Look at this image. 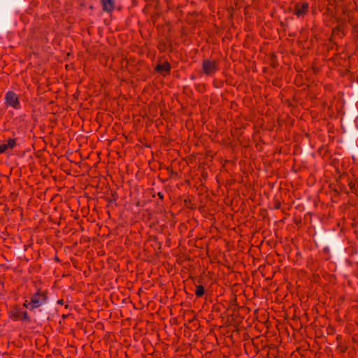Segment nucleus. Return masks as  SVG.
Returning <instances> with one entry per match:
<instances>
[{
    "label": "nucleus",
    "mask_w": 358,
    "mask_h": 358,
    "mask_svg": "<svg viewBox=\"0 0 358 358\" xmlns=\"http://www.w3.org/2000/svg\"><path fill=\"white\" fill-rule=\"evenodd\" d=\"M103 10L106 12H111L115 8L114 0H101Z\"/></svg>",
    "instance_id": "nucleus-8"
},
{
    "label": "nucleus",
    "mask_w": 358,
    "mask_h": 358,
    "mask_svg": "<svg viewBox=\"0 0 358 358\" xmlns=\"http://www.w3.org/2000/svg\"><path fill=\"white\" fill-rule=\"evenodd\" d=\"M10 317L13 320L29 321V317L26 311H22L20 308H15L10 313Z\"/></svg>",
    "instance_id": "nucleus-4"
},
{
    "label": "nucleus",
    "mask_w": 358,
    "mask_h": 358,
    "mask_svg": "<svg viewBox=\"0 0 358 358\" xmlns=\"http://www.w3.org/2000/svg\"><path fill=\"white\" fill-rule=\"evenodd\" d=\"M157 196H159V198L160 199H162V200L164 199V194H163V193H162V192H158V193H157Z\"/></svg>",
    "instance_id": "nucleus-12"
},
{
    "label": "nucleus",
    "mask_w": 358,
    "mask_h": 358,
    "mask_svg": "<svg viewBox=\"0 0 358 358\" xmlns=\"http://www.w3.org/2000/svg\"><path fill=\"white\" fill-rule=\"evenodd\" d=\"M155 71L162 74L164 73H169L171 71V65L168 62H165L163 64H159L156 66Z\"/></svg>",
    "instance_id": "nucleus-7"
},
{
    "label": "nucleus",
    "mask_w": 358,
    "mask_h": 358,
    "mask_svg": "<svg viewBox=\"0 0 358 358\" xmlns=\"http://www.w3.org/2000/svg\"><path fill=\"white\" fill-rule=\"evenodd\" d=\"M48 297L46 292H41L38 290L31 297V300L29 303V305L30 306V310L40 307L43 304L45 303Z\"/></svg>",
    "instance_id": "nucleus-1"
},
{
    "label": "nucleus",
    "mask_w": 358,
    "mask_h": 358,
    "mask_svg": "<svg viewBox=\"0 0 358 358\" xmlns=\"http://www.w3.org/2000/svg\"><path fill=\"white\" fill-rule=\"evenodd\" d=\"M202 69L205 74L211 76L218 71L219 65L215 61L204 59L202 63Z\"/></svg>",
    "instance_id": "nucleus-3"
},
{
    "label": "nucleus",
    "mask_w": 358,
    "mask_h": 358,
    "mask_svg": "<svg viewBox=\"0 0 358 358\" xmlns=\"http://www.w3.org/2000/svg\"><path fill=\"white\" fill-rule=\"evenodd\" d=\"M4 99L6 106L12 107L16 110L20 108L19 97L13 91L7 92L5 94Z\"/></svg>",
    "instance_id": "nucleus-2"
},
{
    "label": "nucleus",
    "mask_w": 358,
    "mask_h": 358,
    "mask_svg": "<svg viewBox=\"0 0 358 358\" xmlns=\"http://www.w3.org/2000/svg\"><path fill=\"white\" fill-rule=\"evenodd\" d=\"M16 142L14 138H9L6 143L0 144V154L6 152L8 150H12L15 146Z\"/></svg>",
    "instance_id": "nucleus-6"
},
{
    "label": "nucleus",
    "mask_w": 358,
    "mask_h": 358,
    "mask_svg": "<svg viewBox=\"0 0 358 358\" xmlns=\"http://www.w3.org/2000/svg\"><path fill=\"white\" fill-rule=\"evenodd\" d=\"M29 301L26 300L23 304V306L26 308H29L30 309V306L29 305Z\"/></svg>",
    "instance_id": "nucleus-10"
},
{
    "label": "nucleus",
    "mask_w": 358,
    "mask_h": 358,
    "mask_svg": "<svg viewBox=\"0 0 358 358\" xmlns=\"http://www.w3.org/2000/svg\"><path fill=\"white\" fill-rule=\"evenodd\" d=\"M309 4L307 2L296 3L294 6V15L298 17L303 16L308 13Z\"/></svg>",
    "instance_id": "nucleus-5"
},
{
    "label": "nucleus",
    "mask_w": 358,
    "mask_h": 358,
    "mask_svg": "<svg viewBox=\"0 0 358 358\" xmlns=\"http://www.w3.org/2000/svg\"><path fill=\"white\" fill-rule=\"evenodd\" d=\"M349 185H350V189H351L352 190H353V189L355 188V183H353V182H350Z\"/></svg>",
    "instance_id": "nucleus-11"
},
{
    "label": "nucleus",
    "mask_w": 358,
    "mask_h": 358,
    "mask_svg": "<svg viewBox=\"0 0 358 358\" xmlns=\"http://www.w3.org/2000/svg\"><path fill=\"white\" fill-rule=\"evenodd\" d=\"M58 303L63 304V300H59Z\"/></svg>",
    "instance_id": "nucleus-13"
},
{
    "label": "nucleus",
    "mask_w": 358,
    "mask_h": 358,
    "mask_svg": "<svg viewBox=\"0 0 358 358\" xmlns=\"http://www.w3.org/2000/svg\"><path fill=\"white\" fill-rule=\"evenodd\" d=\"M205 293V288L203 285H197L196 287L195 294L197 297L202 296Z\"/></svg>",
    "instance_id": "nucleus-9"
}]
</instances>
